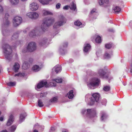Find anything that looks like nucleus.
I'll return each mask as SVG.
<instances>
[{
    "label": "nucleus",
    "mask_w": 132,
    "mask_h": 132,
    "mask_svg": "<svg viewBox=\"0 0 132 132\" xmlns=\"http://www.w3.org/2000/svg\"><path fill=\"white\" fill-rule=\"evenodd\" d=\"M9 16V15L8 13H6L5 14L4 18V23L2 26V32L3 35L4 36L7 35L9 33V31L6 28L10 24L9 21L8 20Z\"/></svg>",
    "instance_id": "obj_5"
},
{
    "label": "nucleus",
    "mask_w": 132,
    "mask_h": 132,
    "mask_svg": "<svg viewBox=\"0 0 132 132\" xmlns=\"http://www.w3.org/2000/svg\"><path fill=\"white\" fill-rule=\"evenodd\" d=\"M62 79L60 78H58L55 79L51 80L50 81L46 80H43L38 84L37 86V88L36 89L38 90V89L45 86L46 87L48 86L50 87L55 86L56 85V82L61 83L62 82Z\"/></svg>",
    "instance_id": "obj_2"
},
{
    "label": "nucleus",
    "mask_w": 132,
    "mask_h": 132,
    "mask_svg": "<svg viewBox=\"0 0 132 132\" xmlns=\"http://www.w3.org/2000/svg\"><path fill=\"white\" fill-rule=\"evenodd\" d=\"M69 8L71 10L73 11H76V4L75 3L73 2L69 6Z\"/></svg>",
    "instance_id": "obj_26"
},
{
    "label": "nucleus",
    "mask_w": 132,
    "mask_h": 132,
    "mask_svg": "<svg viewBox=\"0 0 132 132\" xmlns=\"http://www.w3.org/2000/svg\"><path fill=\"white\" fill-rule=\"evenodd\" d=\"M30 66L29 64L27 62L25 61L23 64L22 68L23 69L26 70Z\"/></svg>",
    "instance_id": "obj_25"
},
{
    "label": "nucleus",
    "mask_w": 132,
    "mask_h": 132,
    "mask_svg": "<svg viewBox=\"0 0 132 132\" xmlns=\"http://www.w3.org/2000/svg\"><path fill=\"white\" fill-rule=\"evenodd\" d=\"M112 44L111 43L107 44L105 45V47L108 49L112 47Z\"/></svg>",
    "instance_id": "obj_40"
},
{
    "label": "nucleus",
    "mask_w": 132,
    "mask_h": 132,
    "mask_svg": "<svg viewBox=\"0 0 132 132\" xmlns=\"http://www.w3.org/2000/svg\"><path fill=\"white\" fill-rule=\"evenodd\" d=\"M62 132H68L66 131V130H64L62 131Z\"/></svg>",
    "instance_id": "obj_56"
},
{
    "label": "nucleus",
    "mask_w": 132,
    "mask_h": 132,
    "mask_svg": "<svg viewBox=\"0 0 132 132\" xmlns=\"http://www.w3.org/2000/svg\"><path fill=\"white\" fill-rule=\"evenodd\" d=\"M100 82V80L96 78H93L87 82V86L89 88L93 89L95 88L96 86H98Z\"/></svg>",
    "instance_id": "obj_6"
},
{
    "label": "nucleus",
    "mask_w": 132,
    "mask_h": 132,
    "mask_svg": "<svg viewBox=\"0 0 132 132\" xmlns=\"http://www.w3.org/2000/svg\"><path fill=\"white\" fill-rule=\"evenodd\" d=\"M73 92V90H70L69 93L67 94L66 96H68L69 99L72 98L74 96Z\"/></svg>",
    "instance_id": "obj_28"
},
{
    "label": "nucleus",
    "mask_w": 132,
    "mask_h": 132,
    "mask_svg": "<svg viewBox=\"0 0 132 132\" xmlns=\"http://www.w3.org/2000/svg\"><path fill=\"white\" fill-rule=\"evenodd\" d=\"M107 103V101L106 99H104L103 100L102 104L103 105H105Z\"/></svg>",
    "instance_id": "obj_45"
},
{
    "label": "nucleus",
    "mask_w": 132,
    "mask_h": 132,
    "mask_svg": "<svg viewBox=\"0 0 132 132\" xmlns=\"http://www.w3.org/2000/svg\"><path fill=\"white\" fill-rule=\"evenodd\" d=\"M36 48V43L34 42H31L28 44L26 50H23L22 52L24 53L27 51L32 52L35 50Z\"/></svg>",
    "instance_id": "obj_8"
},
{
    "label": "nucleus",
    "mask_w": 132,
    "mask_h": 132,
    "mask_svg": "<svg viewBox=\"0 0 132 132\" xmlns=\"http://www.w3.org/2000/svg\"><path fill=\"white\" fill-rule=\"evenodd\" d=\"M113 9L116 13H118L121 11V8L117 6L113 7Z\"/></svg>",
    "instance_id": "obj_33"
},
{
    "label": "nucleus",
    "mask_w": 132,
    "mask_h": 132,
    "mask_svg": "<svg viewBox=\"0 0 132 132\" xmlns=\"http://www.w3.org/2000/svg\"><path fill=\"white\" fill-rule=\"evenodd\" d=\"M91 46L89 44L85 42L84 45V51L85 53H88L90 50Z\"/></svg>",
    "instance_id": "obj_16"
},
{
    "label": "nucleus",
    "mask_w": 132,
    "mask_h": 132,
    "mask_svg": "<svg viewBox=\"0 0 132 132\" xmlns=\"http://www.w3.org/2000/svg\"><path fill=\"white\" fill-rule=\"evenodd\" d=\"M38 105L40 107H42L44 106V104L41 100H38Z\"/></svg>",
    "instance_id": "obj_39"
},
{
    "label": "nucleus",
    "mask_w": 132,
    "mask_h": 132,
    "mask_svg": "<svg viewBox=\"0 0 132 132\" xmlns=\"http://www.w3.org/2000/svg\"><path fill=\"white\" fill-rule=\"evenodd\" d=\"M90 96V94H87L85 96V101L86 102H87Z\"/></svg>",
    "instance_id": "obj_44"
},
{
    "label": "nucleus",
    "mask_w": 132,
    "mask_h": 132,
    "mask_svg": "<svg viewBox=\"0 0 132 132\" xmlns=\"http://www.w3.org/2000/svg\"><path fill=\"white\" fill-rule=\"evenodd\" d=\"M1 132H7V131L6 130H2Z\"/></svg>",
    "instance_id": "obj_54"
},
{
    "label": "nucleus",
    "mask_w": 132,
    "mask_h": 132,
    "mask_svg": "<svg viewBox=\"0 0 132 132\" xmlns=\"http://www.w3.org/2000/svg\"><path fill=\"white\" fill-rule=\"evenodd\" d=\"M7 85L9 86H14L16 84L15 82H10L7 83Z\"/></svg>",
    "instance_id": "obj_38"
},
{
    "label": "nucleus",
    "mask_w": 132,
    "mask_h": 132,
    "mask_svg": "<svg viewBox=\"0 0 132 132\" xmlns=\"http://www.w3.org/2000/svg\"><path fill=\"white\" fill-rule=\"evenodd\" d=\"M2 0H0V2H1Z\"/></svg>",
    "instance_id": "obj_59"
},
{
    "label": "nucleus",
    "mask_w": 132,
    "mask_h": 132,
    "mask_svg": "<svg viewBox=\"0 0 132 132\" xmlns=\"http://www.w3.org/2000/svg\"><path fill=\"white\" fill-rule=\"evenodd\" d=\"M43 14L44 15H52V13L50 11L47 10L43 11Z\"/></svg>",
    "instance_id": "obj_36"
},
{
    "label": "nucleus",
    "mask_w": 132,
    "mask_h": 132,
    "mask_svg": "<svg viewBox=\"0 0 132 132\" xmlns=\"http://www.w3.org/2000/svg\"><path fill=\"white\" fill-rule=\"evenodd\" d=\"M61 70V67L59 65L55 66L53 69V70L56 73L60 72Z\"/></svg>",
    "instance_id": "obj_19"
},
{
    "label": "nucleus",
    "mask_w": 132,
    "mask_h": 132,
    "mask_svg": "<svg viewBox=\"0 0 132 132\" xmlns=\"http://www.w3.org/2000/svg\"><path fill=\"white\" fill-rule=\"evenodd\" d=\"M123 85H124V86H125L126 85V84H123Z\"/></svg>",
    "instance_id": "obj_58"
},
{
    "label": "nucleus",
    "mask_w": 132,
    "mask_h": 132,
    "mask_svg": "<svg viewBox=\"0 0 132 132\" xmlns=\"http://www.w3.org/2000/svg\"><path fill=\"white\" fill-rule=\"evenodd\" d=\"M39 7L38 5L35 2H32L30 5V8L32 11H36Z\"/></svg>",
    "instance_id": "obj_15"
},
{
    "label": "nucleus",
    "mask_w": 132,
    "mask_h": 132,
    "mask_svg": "<svg viewBox=\"0 0 132 132\" xmlns=\"http://www.w3.org/2000/svg\"><path fill=\"white\" fill-rule=\"evenodd\" d=\"M74 24L75 25L79 27V28H81L85 26L84 24H82L79 20H77L74 22Z\"/></svg>",
    "instance_id": "obj_22"
},
{
    "label": "nucleus",
    "mask_w": 132,
    "mask_h": 132,
    "mask_svg": "<svg viewBox=\"0 0 132 132\" xmlns=\"http://www.w3.org/2000/svg\"><path fill=\"white\" fill-rule=\"evenodd\" d=\"M40 68L38 65H35L32 68V70L34 72H37L39 71Z\"/></svg>",
    "instance_id": "obj_31"
},
{
    "label": "nucleus",
    "mask_w": 132,
    "mask_h": 132,
    "mask_svg": "<svg viewBox=\"0 0 132 132\" xmlns=\"http://www.w3.org/2000/svg\"><path fill=\"white\" fill-rule=\"evenodd\" d=\"M27 29H26V30H24V31H23V32L24 33H26V32H27Z\"/></svg>",
    "instance_id": "obj_55"
},
{
    "label": "nucleus",
    "mask_w": 132,
    "mask_h": 132,
    "mask_svg": "<svg viewBox=\"0 0 132 132\" xmlns=\"http://www.w3.org/2000/svg\"><path fill=\"white\" fill-rule=\"evenodd\" d=\"M81 113L83 114H85L87 117L91 119L95 118L96 117V110L94 109H82Z\"/></svg>",
    "instance_id": "obj_4"
},
{
    "label": "nucleus",
    "mask_w": 132,
    "mask_h": 132,
    "mask_svg": "<svg viewBox=\"0 0 132 132\" xmlns=\"http://www.w3.org/2000/svg\"><path fill=\"white\" fill-rule=\"evenodd\" d=\"M108 116L104 112L102 111L101 113V120L102 121H105L107 119Z\"/></svg>",
    "instance_id": "obj_17"
},
{
    "label": "nucleus",
    "mask_w": 132,
    "mask_h": 132,
    "mask_svg": "<svg viewBox=\"0 0 132 132\" xmlns=\"http://www.w3.org/2000/svg\"><path fill=\"white\" fill-rule=\"evenodd\" d=\"M109 31L112 32H114V30L113 29H109Z\"/></svg>",
    "instance_id": "obj_50"
},
{
    "label": "nucleus",
    "mask_w": 132,
    "mask_h": 132,
    "mask_svg": "<svg viewBox=\"0 0 132 132\" xmlns=\"http://www.w3.org/2000/svg\"><path fill=\"white\" fill-rule=\"evenodd\" d=\"M1 111H0V116L1 115Z\"/></svg>",
    "instance_id": "obj_57"
},
{
    "label": "nucleus",
    "mask_w": 132,
    "mask_h": 132,
    "mask_svg": "<svg viewBox=\"0 0 132 132\" xmlns=\"http://www.w3.org/2000/svg\"><path fill=\"white\" fill-rule=\"evenodd\" d=\"M4 119V117L3 116H1L0 117V121H3Z\"/></svg>",
    "instance_id": "obj_51"
},
{
    "label": "nucleus",
    "mask_w": 132,
    "mask_h": 132,
    "mask_svg": "<svg viewBox=\"0 0 132 132\" xmlns=\"http://www.w3.org/2000/svg\"><path fill=\"white\" fill-rule=\"evenodd\" d=\"M61 5V4L60 3L57 4L56 6V9H59Z\"/></svg>",
    "instance_id": "obj_49"
},
{
    "label": "nucleus",
    "mask_w": 132,
    "mask_h": 132,
    "mask_svg": "<svg viewBox=\"0 0 132 132\" xmlns=\"http://www.w3.org/2000/svg\"><path fill=\"white\" fill-rule=\"evenodd\" d=\"M10 2L12 5L17 4L19 2V0H9Z\"/></svg>",
    "instance_id": "obj_35"
},
{
    "label": "nucleus",
    "mask_w": 132,
    "mask_h": 132,
    "mask_svg": "<svg viewBox=\"0 0 132 132\" xmlns=\"http://www.w3.org/2000/svg\"><path fill=\"white\" fill-rule=\"evenodd\" d=\"M100 95L97 93H94L92 95V96L90 98V101L89 103V105H92L95 102H97L99 100Z\"/></svg>",
    "instance_id": "obj_9"
},
{
    "label": "nucleus",
    "mask_w": 132,
    "mask_h": 132,
    "mask_svg": "<svg viewBox=\"0 0 132 132\" xmlns=\"http://www.w3.org/2000/svg\"><path fill=\"white\" fill-rule=\"evenodd\" d=\"M98 74L99 76L100 77L108 79L109 82V80L112 78L110 75L106 74L105 72L102 69H100L99 70Z\"/></svg>",
    "instance_id": "obj_10"
},
{
    "label": "nucleus",
    "mask_w": 132,
    "mask_h": 132,
    "mask_svg": "<svg viewBox=\"0 0 132 132\" xmlns=\"http://www.w3.org/2000/svg\"><path fill=\"white\" fill-rule=\"evenodd\" d=\"M39 2L44 5H47L49 3L50 1H51L52 0H38Z\"/></svg>",
    "instance_id": "obj_29"
},
{
    "label": "nucleus",
    "mask_w": 132,
    "mask_h": 132,
    "mask_svg": "<svg viewBox=\"0 0 132 132\" xmlns=\"http://www.w3.org/2000/svg\"><path fill=\"white\" fill-rule=\"evenodd\" d=\"M73 60L72 59H70L69 60V62L70 63H71L73 62Z\"/></svg>",
    "instance_id": "obj_53"
},
{
    "label": "nucleus",
    "mask_w": 132,
    "mask_h": 132,
    "mask_svg": "<svg viewBox=\"0 0 132 132\" xmlns=\"http://www.w3.org/2000/svg\"><path fill=\"white\" fill-rule=\"evenodd\" d=\"M67 45L68 43L65 42L60 46L59 49V52L60 54L63 55L67 53Z\"/></svg>",
    "instance_id": "obj_11"
},
{
    "label": "nucleus",
    "mask_w": 132,
    "mask_h": 132,
    "mask_svg": "<svg viewBox=\"0 0 132 132\" xmlns=\"http://www.w3.org/2000/svg\"><path fill=\"white\" fill-rule=\"evenodd\" d=\"M13 121V116L12 115H11L10 116V118L7 123V125L8 126L10 125L12 123Z\"/></svg>",
    "instance_id": "obj_21"
},
{
    "label": "nucleus",
    "mask_w": 132,
    "mask_h": 132,
    "mask_svg": "<svg viewBox=\"0 0 132 132\" xmlns=\"http://www.w3.org/2000/svg\"><path fill=\"white\" fill-rule=\"evenodd\" d=\"M14 42H13V45L11 47L8 44H3V49L4 54L5 55L6 58L8 60H10L11 59L12 56L11 54L13 48H15L16 46L19 45V44L21 43L20 41H17L15 43H14Z\"/></svg>",
    "instance_id": "obj_1"
},
{
    "label": "nucleus",
    "mask_w": 132,
    "mask_h": 132,
    "mask_svg": "<svg viewBox=\"0 0 132 132\" xmlns=\"http://www.w3.org/2000/svg\"><path fill=\"white\" fill-rule=\"evenodd\" d=\"M97 14L98 13L96 9H94L90 11L89 16L90 17L93 18V19H95L97 18Z\"/></svg>",
    "instance_id": "obj_14"
},
{
    "label": "nucleus",
    "mask_w": 132,
    "mask_h": 132,
    "mask_svg": "<svg viewBox=\"0 0 132 132\" xmlns=\"http://www.w3.org/2000/svg\"><path fill=\"white\" fill-rule=\"evenodd\" d=\"M26 116V113L25 112L20 114L19 119V121L20 123L24 121Z\"/></svg>",
    "instance_id": "obj_20"
},
{
    "label": "nucleus",
    "mask_w": 132,
    "mask_h": 132,
    "mask_svg": "<svg viewBox=\"0 0 132 132\" xmlns=\"http://www.w3.org/2000/svg\"><path fill=\"white\" fill-rule=\"evenodd\" d=\"M22 21V19L21 17L16 16L13 19V25L14 27H17L21 24Z\"/></svg>",
    "instance_id": "obj_12"
},
{
    "label": "nucleus",
    "mask_w": 132,
    "mask_h": 132,
    "mask_svg": "<svg viewBox=\"0 0 132 132\" xmlns=\"http://www.w3.org/2000/svg\"><path fill=\"white\" fill-rule=\"evenodd\" d=\"M57 98L56 97H53L50 100V101L52 102H57Z\"/></svg>",
    "instance_id": "obj_41"
},
{
    "label": "nucleus",
    "mask_w": 132,
    "mask_h": 132,
    "mask_svg": "<svg viewBox=\"0 0 132 132\" xmlns=\"http://www.w3.org/2000/svg\"><path fill=\"white\" fill-rule=\"evenodd\" d=\"M20 68V65L17 63H15L13 66V69L15 72H17Z\"/></svg>",
    "instance_id": "obj_27"
},
{
    "label": "nucleus",
    "mask_w": 132,
    "mask_h": 132,
    "mask_svg": "<svg viewBox=\"0 0 132 132\" xmlns=\"http://www.w3.org/2000/svg\"><path fill=\"white\" fill-rule=\"evenodd\" d=\"M54 21L53 18L46 19L44 21L41 25V28L42 31L44 32L46 30L48 27L52 24Z\"/></svg>",
    "instance_id": "obj_7"
},
{
    "label": "nucleus",
    "mask_w": 132,
    "mask_h": 132,
    "mask_svg": "<svg viewBox=\"0 0 132 132\" xmlns=\"http://www.w3.org/2000/svg\"><path fill=\"white\" fill-rule=\"evenodd\" d=\"M27 15L30 18L34 19H36L39 16V15L36 12H30L27 14Z\"/></svg>",
    "instance_id": "obj_13"
},
{
    "label": "nucleus",
    "mask_w": 132,
    "mask_h": 132,
    "mask_svg": "<svg viewBox=\"0 0 132 132\" xmlns=\"http://www.w3.org/2000/svg\"><path fill=\"white\" fill-rule=\"evenodd\" d=\"M19 36L18 33L16 32L13 34L12 37V40L15 41L18 37Z\"/></svg>",
    "instance_id": "obj_32"
},
{
    "label": "nucleus",
    "mask_w": 132,
    "mask_h": 132,
    "mask_svg": "<svg viewBox=\"0 0 132 132\" xmlns=\"http://www.w3.org/2000/svg\"><path fill=\"white\" fill-rule=\"evenodd\" d=\"M47 41V39L46 38H44L42 39L40 41L39 44L40 46H43L45 45Z\"/></svg>",
    "instance_id": "obj_24"
},
{
    "label": "nucleus",
    "mask_w": 132,
    "mask_h": 132,
    "mask_svg": "<svg viewBox=\"0 0 132 132\" xmlns=\"http://www.w3.org/2000/svg\"><path fill=\"white\" fill-rule=\"evenodd\" d=\"M66 21V19L64 16L61 15L59 16V21L56 22L53 26L54 30L56 31V34L58 33L60 27L65 23Z\"/></svg>",
    "instance_id": "obj_3"
},
{
    "label": "nucleus",
    "mask_w": 132,
    "mask_h": 132,
    "mask_svg": "<svg viewBox=\"0 0 132 132\" xmlns=\"http://www.w3.org/2000/svg\"><path fill=\"white\" fill-rule=\"evenodd\" d=\"M69 6L68 5H66L64 6L63 7V9L64 10H68L69 9Z\"/></svg>",
    "instance_id": "obj_47"
},
{
    "label": "nucleus",
    "mask_w": 132,
    "mask_h": 132,
    "mask_svg": "<svg viewBox=\"0 0 132 132\" xmlns=\"http://www.w3.org/2000/svg\"><path fill=\"white\" fill-rule=\"evenodd\" d=\"M46 94L45 93H41L40 94V97H45L46 96Z\"/></svg>",
    "instance_id": "obj_46"
},
{
    "label": "nucleus",
    "mask_w": 132,
    "mask_h": 132,
    "mask_svg": "<svg viewBox=\"0 0 132 132\" xmlns=\"http://www.w3.org/2000/svg\"><path fill=\"white\" fill-rule=\"evenodd\" d=\"M96 42L97 43H101L102 41L101 37L98 36H95Z\"/></svg>",
    "instance_id": "obj_34"
},
{
    "label": "nucleus",
    "mask_w": 132,
    "mask_h": 132,
    "mask_svg": "<svg viewBox=\"0 0 132 132\" xmlns=\"http://www.w3.org/2000/svg\"><path fill=\"white\" fill-rule=\"evenodd\" d=\"M16 127V125H13L10 128L9 130L11 132H14L15 130Z\"/></svg>",
    "instance_id": "obj_37"
},
{
    "label": "nucleus",
    "mask_w": 132,
    "mask_h": 132,
    "mask_svg": "<svg viewBox=\"0 0 132 132\" xmlns=\"http://www.w3.org/2000/svg\"><path fill=\"white\" fill-rule=\"evenodd\" d=\"M112 55V52L108 53L106 52L104 55V57L105 59H109L110 58Z\"/></svg>",
    "instance_id": "obj_30"
},
{
    "label": "nucleus",
    "mask_w": 132,
    "mask_h": 132,
    "mask_svg": "<svg viewBox=\"0 0 132 132\" xmlns=\"http://www.w3.org/2000/svg\"><path fill=\"white\" fill-rule=\"evenodd\" d=\"M25 75V74L24 73H19L17 74H15L14 76H20V77H23Z\"/></svg>",
    "instance_id": "obj_42"
},
{
    "label": "nucleus",
    "mask_w": 132,
    "mask_h": 132,
    "mask_svg": "<svg viewBox=\"0 0 132 132\" xmlns=\"http://www.w3.org/2000/svg\"><path fill=\"white\" fill-rule=\"evenodd\" d=\"M38 31L36 29L32 30L29 33V35L30 37H34L35 36H37L36 33L38 32Z\"/></svg>",
    "instance_id": "obj_18"
},
{
    "label": "nucleus",
    "mask_w": 132,
    "mask_h": 132,
    "mask_svg": "<svg viewBox=\"0 0 132 132\" xmlns=\"http://www.w3.org/2000/svg\"><path fill=\"white\" fill-rule=\"evenodd\" d=\"M3 11V8L2 6L0 4V13H2Z\"/></svg>",
    "instance_id": "obj_48"
},
{
    "label": "nucleus",
    "mask_w": 132,
    "mask_h": 132,
    "mask_svg": "<svg viewBox=\"0 0 132 132\" xmlns=\"http://www.w3.org/2000/svg\"><path fill=\"white\" fill-rule=\"evenodd\" d=\"M110 87L109 86H105L103 88L104 90L105 91H109L110 89Z\"/></svg>",
    "instance_id": "obj_43"
},
{
    "label": "nucleus",
    "mask_w": 132,
    "mask_h": 132,
    "mask_svg": "<svg viewBox=\"0 0 132 132\" xmlns=\"http://www.w3.org/2000/svg\"><path fill=\"white\" fill-rule=\"evenodd\" d=\"M55 130V128L54 127H51V130L52 131H54Z\"/></svg>",
    "instance_id": "obj_52"
},
{
    "label": "nucleus",
    "mask_w": 132,
    "mask_h": 132,
    "mask_svg": "<svg viewBox=\"0 0 132 132\" xmlns=\"http://www.w3.org/2000/svg\"><path fill=\"white\" fill-rule=\"evenodd\" d=\"M98 3L100 6H102L105 4H108L109 3V0H98Z\"/></svg>",
    "instance_id": "obj_23"
}]
</instances>
